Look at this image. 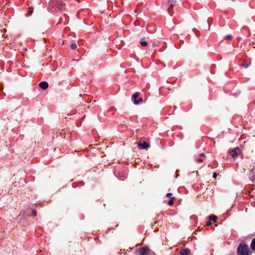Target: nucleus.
Returning <instances> with one entry per match:
<instances>
[{
  "instance_id": "f257e3e1",
  "label": "nucleus",
  "mask_w": 255,
  "mask_h": 255,
  "mask_svg": "<svg viewBox=\"0 0 255 255\" xmlns=\"http://www.w3.org/2000/svg\"><path fill=\"white\" fill-rule=\"evenodd\" d=\"M152 253L151 250L147 246L141 247L135 250V253L138 255H150Z\"/></svg>"
},
{
  "instance_id": "f03ea898",
  "label": "nucleus",
  "mask_w": 255,
  "mask_h": 255,
  "mask_svg": "<svg viewBox=\"0 0 255 255\" xmlns=\"http://www.w3.org/2000/svg\"><path fill=\"white\" fill-rule=\"evenodd\" d=\"M238 255H249V249L248 245L246 244H240L237 249Z\"/></svg>"
},
{
  "instance_id": "7ed1b4c3",
  "label": "nucleus",
  "mask_w": 255,
  "mask_h": 255,
  "mask_svg": "<svg viewBox=\"0 0 255 255\" xmlns=\"http://www.w3.org/2000/svg\"><path fill=\"white\" fill-rule=\"evenodd\" d=\"M177 2L176 0H168L167 1V12L170 14V15L172 16L173 14L172 10L173 7L177 5Z\"/></svg>"
},
{
  "instance_id": "20e7f679",
  "label": "nucleus",
  "mask_w": 255,
  "mask_h": 255,
  "mask_svg": "<svg viewBox=\"0 0 255 255\" xmlns=\"http://www.w3.org/2000/svg\"><path fill=\"white\" fill-rule=\"evenodd\" d=\"M229 152L231 156L234 158H236L241 152V150L238 147L231 149Z\"/></svg>"
},
{
  "instance_id": "39448f33",
  "label": "nucleus",
  "mask_w": 255,
  "mask_h": 255,
  "mask_svg": "<svg viewBox=\"0 0 255 255\" xmlns=\"http://www.w3.org/2000/svg\"><path fill=\"white\" fill-rule=\"evenodd\" d=\"M138 147L141 149H147L150 146L149 143L146 141H144L143 143L139 142L137 144Z\"/></svg>"
},
{
  "instance_id": "423d86ee",
  "label": "nucleus",
  "mask_w": 255,
  "mask_h": 255,
  "mask_svg": "<svg viewBox=\"0 0 255 255\" xmlns=\"http://www.w3.org/2000/svg\"><path fill=\"white\" fill-rule=\"evenodd\" d=\"M39 86L42 89L46 90L48 87V84L47 82L45 81L41 82L39 84Z\"/></svg>"
},
{
  "instance_id": "0eeeda50",
  "label": "nucleus",
  "mask_w": 255,
  "mask_h": 255,
  "mask_svg": "<svg viewBox=\"0 0 255 255\" xmlns=\"http://www.w3.org/2000/svg\"><path fill=\"white\" fill-rule=\"evenodd\" d=\"M190 253V250L188 248L182 249L180 251V255H189Z\"/></svg>"
},
{
  "instance_id": "6e6552de",
  "label": "nucleus",
  "mask_w": 255,
  "mask_h": 255,
  "mask_svg": "<svg viewBox=\"0 0 255 255\" xmlns=\"http://www.w3.org/2000/svg\"><path fill=\"white\" fill-rule=\"evenodd\" d=\"M206 157V155L203 153H200L199 154V157H198L196 159V161L198 162L201 163L203 161V158Z\"/></svg>"
},
{
  "instance_id": "1a4fd4ad",
  "label": "nucleus",
  "mask_w": 255,
  "mask_h": 255,
  "mask_svg": "<svg viewBox=\"0 0 255 255\" xmlns=\"http://www.w3.org/2000/svg\"><path fill=\"white\" fill-rule=\"evenodd\" d=\"M56 8L58 10L62 11V10L64 9L65 8V3L63 2H60L57 3L56 5Z\"/></svg>"
},
{
  "instance_id": "9d476101",
  "label": "nucleus",
  "mask_w": 255,
  "mask_h": 255,
  "mask_svg": "<svg viewBox=\"0 0 255 255\" xmlns=\"http://www.w3.org/2000/svg\"><path fill=\"white\" fill-rule=\"evenodd\" d=\"M254 169V168L251 169L249 174V178L252 181H253L255 179V173Z\"/></svg>"
},
{
  "instance_id": "9b49d317",
  "label": "nucleus",
  "mask_w": 255,
  "mask_h": 255,
  "mask_svg": "<svg viewBox=\"0 0 255 255\" xmlns=\"http://www.w3.org/2000/svg\"><path fill=\"white\" fill-rule=\"evenodd\" d=\"M209 219L211 221H213L214 223H216L217 220V218L215 215H211L209 217Z\"/></svg>"
},
{
  "instance_id": "f8f14e48",
  "label": "nucleus",
  "mask_w": 255,
  "mask_h": 255,
  "mask_svg": "<svg viewBox=\"0 0 255 255\" xmlns=\"http://www.w3.org/2000/svg\"><path fill=\"white\" fill-rule=\"evenodd\" d=\"M175 200V197L174 196H172L170 198L169 201H168V205L170 206H171L173 204L174 201Z\"/></svg>"
},
{
  "instance_id": "ddd939ff",
  "label": "nucleus",
  "mask_w": 255,
  "mask_h": 255,
  "mask_svg": "<svg viewBox=\"0 0 255 255\" xmlns=\"http://www.w3.org/2000/svg\"><path fill=\"white\" fill-rule=\"evenodd\" d=\"M251 248L253 250L255 251V238L254 239L251 244Z\"/></svg>"
},
{
  "instance_id": "4468645a",
  "label": "nucleus",
  "mask_w": 255,
  "mask_h": 255,
  "mask_svg": "<svg viewBox=\"0 0 255 255\" xmlns=\"http://www.w3.org/2000/svg\"><path fill=\"white\" fill-rule=\"evenodd\" d=\"M140 44L141 46L145 47L147 45V42L143 40V39H141L140 41Z\"/></svg>"
},
{
  "instance_id": "2eb2a0df",
  "label": "nucleus",
  "mask_w": 255,
  "mask_h": 255,
  "mask_svg": "<svg viewBox=\"0 0 255 255\" xmlns=\"http://www.w3.org/2000/svg\"><path fill=\"white\" fill-rule=\"evenodd\" d=\"M250 64L251 62L248 63L246 61H244L243 64L242 65V66L244 67L245 68H247Z\"/></svg>"
},
{
  "instance_id": "dca6fc26",
  "label": "nucleus",
  "mask_w": 255,
  "mask_h": 255,
  "mask_svg": "<svg viewBox=\"0 0 255 255\" xmlns=\"http://www.w3.org/2000/svg\"><path fill=\"white\" fill-rule=\"evenodd\" d=\"M139 95V94L138 92H136L135 94H134L132 96V98L134 99V100H136V99L138 98Z\"/></svg>"
},
{
  "instance_id": "f3484780",
  "label": "nucleus",
  "mask_w": 255,
  "mask_h": 255,
  "mask_svg": "<svg viewBox=\"0 0 255 255\" xmlns=\"http://www.w3.org/2000/svg\"><path fill=\"white\" fill-rule=\"evenodd\" d=\"M142 102V99L141 98H139L138 99V100H134V103L135 104V105H137L138 104H139V103H141Z\"/></svg>"
},
{
  "instance_id": "a211bd4d",
  "label": "nucleus",
  "mask_w": 255,
  "mask_h": 255,
  "mask_svg": "<svg viewBox=\"0 0 255 255\" xmlns=\"http://www.w3.org/2000/svg\"><path fill=\"white\" fill-rule=\"evenodd\" d=\"M77 47V46L76 44H75V43H72L70 45V48L73 50L76 49Z\"/></svg>"
},
{
  "instance_id": "6ab92c4d",
  "label": "nucleus",
  "mask_w": 255,
  "mask_h": 255,
  "mask_svg": "<svg viewBox=\"0 0 255 255\" xmlns=\"http://www.w3.org/2000/svg\"><path fill=\"white\" fill-rule=\"evenodd\" d=\"M232 38H233V36L231 34H229L226 37V39L227 41H230V40H231L232 39Z\"/></svg>"
},
{
  "instance_id": "aec40b11",
  "label": "nucleus",
  "mask_w": 255,
  "mask_h": 255,
  "mask_svg": "<svg viewBox=\"0 0 255 255\" xmlns=\"http://www.w3.org/2000/svg\"><path fill=\"white\" fill-rule=\"evenodd\" d=\"M33 11V7H29V8L28 14H29V15H30L32 13Z\"/></svg>"
},
{
  "instance_id": "412c9836",
  "label": "nucleus",
  "mask_w": 255,
  "mask_h": 255,
  "mask_svg": "<svg viewBox=\"0 0 255 255\" xmlns=\"http://www.w3.org/2000/svg\"><path fill=\"white\" fill-rule=\"evenodd\" d=\"M115 111H116V109H115V107H112L109 109V111L110 112L114 113V112H115Z\"/></svg>"
},
{
  "instance_id": "4be33fe9",
  "label": "nucleus",
  "mask_w": 255,
  "mask_h": 255,
  "mask_svg": "<svg viewBox=\"0 0 255 255\" xmlns=\"http://www.w3.org/2000/svg\"><path fill=\"white\" fill-rule=\"evenodd\" d=\"M166 196L169 198H170L172 196V194L171 193H168L166 194Z\"/></svg>"
},
{
  "instance_id": "5701e85b",
  "label": "nucleus",
  "mask_w": 255,
  "mask_h": 255,
  "mask_svg": "<svg viewBox=\"0 0 255 255\" xmlns=\"http://www.w3.org/2000/svg\"><path fill=\"white\" fill-rule=\"evenodd\" d=\"M32 215L34 216H35L36 215V211L35 210H33L32 211Z\"/></svg>"
},
{
  "instance_id": "b1692460",
  "label": "nucleus",
  "mask_w": 255,
  "mask_h": 255,
  "mask_svg": "<svg viewBox=\"0 0 255 255\" xmlns=\"http://www.w3.org/2000/svg\"><path fill=\"white\" fill-rule=\"evenodd\" d=\"M217 173H216V172H214V173H213V177L214 178H216L217 177Z\"/></svg>"
},
{
  "instance_id": "393cba45",
  "label": "nucleus",
  "mask_w": 255,
  "mask_h": 255,
  "mask_svg": "<svg viewBox=\"0 0 255 255\" xmlns=\"http://www.w3.org/2000/svg\"><path fill=\"white\" fill-rule=\"evenodd\" d=\"M211 221H210V220H209V221L207 222V225H208V226H209V225H211Z\"/></svg>"
},
{
  "instance_id": "a878e982",
  "label": "nucleus",
  "mask_w": 255,
  "mask_h": 255,
  "mask_svg": "<svg viewBox=\"0 0 255 255\" xmlns=\"http://www.w3.org/2000/svg\"><path fill=\"white\" fill-rule=\"evenodd\" d=\"M156 46V45H155V43H153V44H152V47H154V46Z\"/></svg>"
},
{
  "instance_id": "bb28decb",
  "label": "nucleus",
  "mask_w": 255,
  "mask_h": 255,
  "mask_svg": "<svg viewBox=\"0 0 255 255\" xmlns=\"http://www.w3.org/2000/svg\"><path fill=\"white\" fill-rule=\"evenodd\" d=\"M233 255V254L231 253H230V254H229V255Z\"/></svg>"
}]
</instances>
